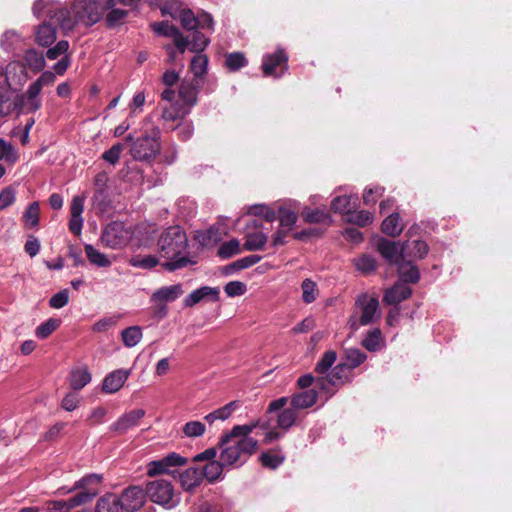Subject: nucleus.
<instances>
[{"label":"nucleus","instance_id":"cd10ccee","mask_svg":"<svg viewBox=\"0 0 512 512\" xmlns=\"http://www.w3.org/2000/svg\"><path fill=\"white\" fill-rule=\"evenodd\" d=\"M194 239L202 247H208L217 244L221 240V234L217 227L211 226L206 230L197 231Z\"/></svg>","mask_w":512,"mask_h":512},{"label":"nucleus","instance_id":"5701e85b","mask_svg":"<svg viewBox=\"0 0 512 512\" xmlns=\"http://www.w3.org/2000/svg\"><path fill=\"white\" fill-rule=\"evenodd\" d=\"M318 400V392L315 389L304 390L291 396L290 403L296 410L312 407Z\"/></svg>","mask_w":512,"mask_h":512},{"label":"nucleus","instance_id":"a19ab883","mask_svg":"<svg viewBox=\"0 0 512 512\" xmlns=\"http://www.w3.org/2000/svg\"><path fill=\"white\" fill-rule=\"evenodd\" d=\"M167 129L177 131V136L181 141L189 140L194 134V125L190 120H182L176 126L169 125Z\"/></svg>","mask_w":512,"mask_h":512},{"label":"nucleus","instance_id":"aec40b11","mask_svg":"<svg viewBox=\"0 0 512 512\" xmlns=\"http://www.w3.org/2000/svg\"><path fill=\"white\" fill-rule=\"evenodd\" d=\"M412 294V289L405 283H396L391 288L387 289L383 301L388 305H397L398 303L406 300Z\"/></svg>","mask_w":512,"mask_h":512},{"label":"nucleus","instance_id":"3c124183","mask_svg":"<svg viewBox=\"0 0 512 512\" xmlns=\"http://www.w3.org/2000/svg\"><path fill=\"white\" fill-rule=\"evenodd\" d=\"M281 228L290 231L297 222L298 215L289 209L281 208L278 216Z\"/></svg>","mask_w":512,"mask_h":512},{"label":"nucleus","instance_id":"69168bd1","mask_svg":"<svg viewBox=\"0 0 512 512\" xmlns=\"http://www.w3.org/2000/svg\"><path fill=\"white\" fill-rule=\"evenodd\" d=\"M69 43L66 40L59 41L53 48H50L46 52V56L50 60H55L61 55H67Z\"/></svg>","mask_w":512,"mask_h":512},{"label":"nucleus","instance_id":"ddd939ff","mask_svg":"<svg viewBox=\"0 0 512 512\" xmlns=\"http://www.w3.org/2000/svg\"><path fill=\"white\" fill-rule=\"evenodd\" d=\"M288 56L284 50L278 49L272 54L264 56L262 70L265 76H274L276 78L283 75L288 69Z\"/></svg>","mask_w":512,"mask_h":512},{"label":"nucleus","instance_id":"e2e57ef3","mask_svg":"<svg viewBox=\"0 0 512 512\" xmlns=\"http://www.w3.org/2000/svg\"><path fill=\"white\" fill-rule=\"evenodd\" d=\"M10 88L0 87V116H6L11 112Z\"/></svg>","mask_w":512,"mask_h":512},{"label":"nucleus","instance_id":"0eeeda50","mask_svg":"<svg viewBox=\"0 0 512 512\" xmlns=\"http://www.w3.org/2000/svg\"><path fill=\"white\" fill-rule=\"evenodd\" d=\"M146 491L149 499L164 507L172 508L178 504L174 488L171 482L164 479H157L147 483Z\"/></svg>","mask_w":512,"mask_h":512},{"label":"nucleus","instance_id":"680f3d73","mask_svg":"<svg viewBox=\"0 0 512 512\" xmlns=\"http://www.w3.org/2000/svg\"><path fill=\"white\" fill-rule=\"evenodd\" d=\"M179 19L184 29L195 30L197 29V16L189 9H184L180 12Z\"/></svg>","mask_w":512,"mask_h":512},{"label":"nucleus","instance_id":"4d7b16f0","mask_svg":"<svg viewBox=\"0 0 512 512\" xmlns=\"http://www.w3.org/2000/svg\"><path fill=\"white\" fill-rule=\"evenodd\" d=\"M208 43V38L201 32L196 31L193 33L192 39L189 40V50L198 54L206 48Z\"/></svg>","mask_w":512,"mask_h":512},{"label":"nucleus","instance_id":"c9c22d12","mask_svg":"<svg viewBox=\"0 0 512 512\" xmlns=\"http://www.w3.org/2000/svg\"><path fill=\"white\" fill-rule=\"evenodd\" d=\"M85 253L89 260V262L92 265H95L97 267H110L112 262L108 259V257L101 253L100 251L96 250L91 244L85 245Z\"/></svg>","mask_w":512,"mask_h":512},{"label":"nucleus","instance_id":"7ed1b4c3","mask_svg":"<svg viewBox=\"0 0 512 512\" xmlns=\"http://www.w3.org/2000/svg\"><path fill=\"white\" fill-rule=\"evenodd\" d=\"M104 11L100 0H75L71 10L59 5L49 13L51 19L57 18L56 22L62 30L70 31L78 23L92 26L102 18Z\"/></svg>","mask_w":512,"mask_h":512},{"label":"nucleus","instance_id":"49530a36","mask_svg":"<svg viewBox=\"0 0 512 512\" xmlns=\"http://www.w3.org/2000/svg\"><path fill=\"white\" fill-rule=\"evenodd\" d=\"M247 65V59L241 52H233L226 55L225 66L229 71L235 72Z\"/></svg>","mask_w":512,"mask_h":512},{"label":"nucleus","instance_id":"8fccbe9b","mask_svg":"<svg viewBox=\"0 0 512 512\" xmlns=\"http://www.w3.org/2000/svg\"><path fill=\"white\" fill-rule=\"evenodd\" d=\"M301 214L307 223H321L325 222L329 218L328 214L319 208L311 209L309 207H305Z\"/></svg>","mask_w":512,"mask_h":512},{"label":"nucleus","instance_id":"39448f33","mask_svg":"<svg viewBox=\"0 0 512 512\" xmlns=\"http://www.w3.org/2000/svg\"><path fill=\"white\" fill-rule=\"evenodd\" d=\"M56 7H59V4L52 0H37L33 5L32 10L35 16L40 17L46 13L49 17V22L39 25L36 31V41L41 46L47 47L56 40L55 25L59 26V24L56 22L57 18L51 19L49 13V10H55Z\"/></svg>","mask_w":512,"mask_h":512},{"label":"nucleus","instance_id":"7c9ffc66","mask_svg":"<svg viewBox=\"0 0 512 512\" xmlns=\"http://www.w3.org/2000/svg\"><path fill=\"white\" fill-rule=\"evenodd\" d=\"M345 362L343 364L349 371L359 367L367 359V355L358 348H348L344 351Z\"/></svg>","mask_w":512,"mask_h":512},{"label":"nucleus","instance_id":"ea45409f","mask_svg":"<svg viewBox=\"0 0 512 512\" xmlns=\"http://www.w3.org/2000/svg\"><path fill=\"white\" fill-rule=\"evenodd\" d=\"M61 320L58 318H49L47 321L41 323L35 330V336L39 339L48 338L59 326Z\"/></svg>","mask_w":512,"mask_h":512},{"label":"nucleus","instance_id":"412c9836","mask_svg":"<svg viewBox=\"0 0 512 512\" xmlns=\"http://www.w3.org/2000/svg\"><path fill=\"white\" fill-rule=\"evenodd\" d=\"M219 297V289L208 286H203L199 289L192 291L184 299V306L192 307L200 301L210 298L213 301H217Z\"/></svg>","mask_w":512,"mask_h":512},{"label":"nucleus","instance_id":"f03ea898","mask_svg":"<svg viewBox=\"0 0 512 512\" xmlns=\"http://www.w3.org/2000/svg\"><path fill=\"white\" fill-rule=\"evenodd\" d=\"M157 246L160 256L166 259L162 263V267L169 272L196 264V261L186 254L188 237L179 225L169 226L163 230L158 238Z\"/></svg>","mask_w":512,"mask_h":512},{"label":"nucleus","instance_id":"bb28decb","mask_svg":"<svg viewBox=\"0 0 512 512\" xmlns=\"http://www.w3.org/2000/svg\"><path fill=\"white\" fill-rule=\"evenodd\" d=\"M95 512H124V510L119 503L118 495L106 493L98 499Z\"/></svg>","mask_w":512,"mask_h":512},{"label":"nucleus","instance_id":"c756f323","mask_svg":"<svg viewBox=\"0 0 512 512\" xmlns=\"http://www.w3.org/2000/svg\"><path fill=\"white\" fill-rule=\"evenodd\" d=\"M398 273L405 284L416 283L420 279V273L418 268L415 265H413L410 261H406V259H403L398 264Z\"/></svg>","mask_w":512,"mask_h":512},{"label":"nucleus","instance_id":"9b49d317","mask_svg":"<svg viewBox=\"0 0 512 512\" xmlns=\"http://www.w3.org/2000/svg\"><path fill=\"white\" fill-rule=\"evenodd\" d=\"M147 497L146 489L144 490L138 485H131L122 491L118 500L124 512H136L144 506Z\"/></svg>","mask_w":512,"mask_h":512},{"label":"nucleus","instance_id":"473e14b6","mask_svg":"<svg viewBox=\"0 0 512 512\" xmlns=\"http://www.w3.org/2000/svg\"><path fill=\"white\" fill-rule=\"evenodd\" d=\"M226 466L221 459L219 461H210L201 470L202 478L205 477L211 483L216 482L220 479L223 468Z\"/></svg>","mask_w":512,"mask_h":512},{"label":"nucleus","instance_id":"13d9d810","mask_svg":"<svg viewBox=\"0 0 512 512\" xmlns=\"http://www.w3.org/2000/svg\"><path fill=\"white\" fill-rule=\"evenodd\" d=\"M374 216L372 213L361 210V211H352L350 213L349 221L355 223L358 226L364 227L373 222Z\"/></svg>","mask_w":512,"mask_h":512},{"label":"nucleus","instance_id":"72a5a7b5","mask_svg":"<svg viewBox=\"0 0 512 512\" xmlns=\"http://www.w3.org/2000/svg\"><path fill=\"white\" fill-rule=\"evenodd\" d=\"M361 344L370 352L379 351L383 347V338L380 329L369 331Z\"/></svg>","mask_w":512,"mask_h":512},{"label":"nucleus","instance_id":"09e8293b","mask_svg":"<svg viewBox=\"0 0 512 512\" xmlns=\"http://www.w3.org/2000/svg\"><path fill=\"white\" fill-rule=\"evenodd\" d=\"M296 418V409L293 407L286 408L279 413L277 417V424L280 428L287 430L294 425Z\"/></svg>","mask_w":512,"mask_h":512},{"label":"nucleus","instance_id":"bf43d9fd","mask_svg":"<svg viewBox=\"0 0 512 512\" xmlns=\"http://www.w3.org/2000/svg\"><path fill=\"white\" fill-rule=\"evenodd\" d=\"M40 206L38 202H32L26 209L23 218L31 227H36L39 223Z\"/></svg>","mask_w":512,"mask_h":512},{"label":"nucleus","instance_id":"4be33fe9","mask_svg":"<svg viewBox=\"0 0 512 512\" xmlns=\"http://www.w3.org/2000/svg\"><path fill=\"white\" fill-rule=\"evenodd\" d=\"M161 110V119L164 121V123H173L178 120L182 121L191 112L180 102L170 103L162 106Z\"/></svg>","mask_w":512,"mask_h":512},{"label":"nucleus","instance_id":"e433bc0d","mask_svg":"<svg viewBox=\"0 0 512 512\" xmlns=\"http://www.w3.org/2000/svg\"><path fill=\"white\" fill-rule=\"evenodd\" d=\"M353 263L356 269L363 274H370L377 268L376 259L368 254H363L353 259Z\"/></svg>","mask_w":512,"mask_h":512},{"label":"nucleus","instance_id":"c85d7f7f","mask_svg":"<svg viewBox=\"0 0 512 512\" xmlns=\"http://www.w3.org/2000/svg\"><path fill=\"white\" fill-rule=\"evenodd\" d=\"M400 215L393 213L386 217L381 225L382 232L391 237L399 236L403 231Z\"/></svg>","mask_w":512,"mask_h":512},{"label":"nucleus","instance_id":"2f4dec72","mask_svg":"<svg viewBox=\"0 0 512 512\" xmlns=\"http://www.w3.org/2000/svg\"><path fill=\"white\" fill-rule=\"evenodd\" d=\"M208 57L204 54L198 53L196 54L190 63V70L194 75L193 80H199L201 82V78L206 74L208 69Z\"/></svg>","mask_w":512,"mask_h":512},{"label":"nucleus","instance_id":"f8f14e48","mask_svg":"<svg viewBox=\"0 0 512 512\" xmlns=\"http://www.w3.org/2000/svg\"><path fill=\"white\" fill-rule=\"evenodd\" d=\"M268 240V236L262 230V223L259 220L253 219L246 224L245 227V242L243 249L245 251H260L263 250Z\"/></svg>","mask_w":512,"mask_h":512},{"label":"nucleus","instance_id":"a878e982","mask_svg":"<svg viewBox=\"0 0 512 512\" xmlns=\"http://www.w3.org/2000/svg\"><path fill=\"white\" fill-rule=\"evenodd\" d=\"M428 251L429 247L427 243L422 240H414L402 245V252L405 255V259H422L427 255Z\"/></svg>","mask_w":512,"mask_h":512},{"label":"nucleus","instance_id":"de8ad7c7","mask_svg":"<svg viewBox=\"0 0 512 512\" xmlns=\"http://www.w3.org/2000/svg\"><path fill=\"white\" fill-rule=\"evenodd\" d=\"M133 267L141 269H152L159 264V259L155 255H136L129 260Z\"/></svg>","mask_w":512,"mask_h":512},{"label":"nucleus","instance_id":"0e129e2a","mask_svg":"<svg viewBox=\"0 0 512 512\" xmlns=\"http://www.w3.org/2000/svg\"><path fill=\"white\" fill-rule=\"evenodd\" d=\"M239 407L237 401H231L221 408L214 410L217 420L225 421Z\"/></svg>","mask_w":512,"mask_h":512},{"label":"nucleus","instance_id":"052dcab7","mask_svg":"<svg viewBox=\"0 0 512 512\" xmlns=\"http://www.w3.org/2000/svg\"><path fill=\"white\" fill-rule=\"evenodd\" d=\"M123 150L124 146L121 143H116L102 154V159L112 165H115L118 163Z\"/></svg>","mask_w":512,"mask_h":512},{"label":"nucleus","instance_id":"f704fd0d","mask_svg":"<svg viewBox=\"0 0 512 512\" xmlns=\"http://www.w3.org/2000/svg\"><path fill=\"white\" fill-rule=\"evenodd\" d=\"M91 381V374L87 368L72 370L70 373V386L74 390H81Z\"/></svg>","mask_w":512,"mask_h":512},{"label":"nucleus","instance_id":"dca6fc26","mask_svg":"<svg viewBox=\"0 0 512 512\" xmlns=\"http://www.w3.org/2000/svg\"><path fill=\"white\" fill-rule=\"evenodd\" d=\"M199 88V80H184L179 86L178 96L180 98V103L189 111H191L192 108L197 104Z\"/></svg>","mask_w":512,"mask_h":512},{"label":"nucleus","instance_id":"2eb2a0df","mask_svg":"<svg viewBox=\"0 0 512 512\" xmlns=\"http://www.w3.org/2000/svg\"><path fill=\"white\" fill-rule=\"evenodd\" d=\"M145 416V410L138 408L133 409L120 416L114 423L109 427L110 431L116 435H123L128 430L136 427L139 421Z\"/></svg>","mask_w":512,"mask_h":512},{"label":"nucleus","instance_id":"c03bdc74","mask_svg":"<svg viewBox=\"0 0 512 512\" xmlns=\"http://www.w3.org/2000/svg\"><path fill=\"white\" fill-rule=\"evenodd\" d=\"M352 198V196L347 195L334 198L331 202L332 210L343 214H350L355 207V203H351Z\"/></svg>","mask_w":512,"mask_h":512},{"label":"nucleus","instance_id":"1a4fd4ad","mask_svg":"<svg viewBox=\"0 0 512 512\" xmlns=\"http://www.w3.org/2000/svg\"><path fill=\"white\" fill-rule=\"evenodd\" d=\"M26 67L19 61L10 62L6 69L0 65V87L16 90L27 81Z\"/></svg>","mask_w":512,"mask_h":512},{"label":"nucleus","instance_id":"4c0bfd02","mask_svg":"<svg viewBox=\"0 0 512 512\" xmlns=\"http://www.w3.org/2000/svg\"><path fill=\"white\" fill-rule=\"evenodd\" d=\"M121 337L126 347H134L142 339V330L139 326H130L121 332Z\"/></svg>","mask_w":512,"mask_h":512},{"label":"nucleus","instance_id":"f257e3e1","mask_svg":"<svg viewBox=\"0 0 512 512\" xmlns=\"http://www.w3.org/2000/svg\"><path fill=\"white\" fill-rule=\"evenodd\" d=\"M268 422L257 420L244 425H235L220 438V459L228 466L244 464L258 449V441L250 436L256 429L266 430Z\"/></svg>","mask_w":512,"mask_h":512},{"label":"nucleus","instance_id":"393cba45","mask_svg":"<svg viewBox=\"0 0 512 512\" xmlns=\"http://www.w3.org/2000/svg\"><path fill=\"white\" fill-rule=\"evenodd\" d=\"M179 480L183 489L190 491L201 484L202 472L198 468H187L179 474Z\"/></svg>","mask_w":512,"mask_h":512},{"label":"nucleus","instance_id":"4468645a","mask_svg":"<svg viewBox=\"0 0 512 512\" xmlns=\"http://www.w3.org/2000/svg\"><path fill=\"white\" fill-rule=\"evenodd\" d=\"M186 463V458L172 452L159 460L149 462L147 465V475L153 477L159 474L170 473V468L183 466Z\"/></svg>","mask_w":512,"mask_h":512},{"label":"nucleus","instance_id":"6ab92c4d","mask_svg":"<svg viewBox=\"0 0 512 512\" xmlns=\"http://www.w3.org/2000/svg\"><path fill=\"white\" fill-rule=\"evenodd\" d=\"M40 92L41 89L33 82L28 87L27 92L18 97L21 109H25L27 112L37 111L41 107Z\"/></svg>","mask_w":512,"mask_h":512},{"label":"nucleus","instance_id":"6e6d98bb","mask_svg":"<svg viewBox=\"0 0 512 512\" xmlns=\"http://www.w3.org/2000/svg\"><path fill=\"white\" fill-rule=\"evenodd\" d=\"M151 27L157 34L172 38L177 36L180 31L176 26L169 24L167 21L153 23Z\"/></svg>","mask_w":512,"mask_h":512},{"label":"nucleus","instance_id":"5fc2aeb1","mask_svg":"<svg viewBox=\"0 0 512 512\" xmlns=\"http://www.w3.org/2000/svg\"><path fill=\"white\" fill-rule=\"evenodd\" d=\"M284 456L276 453L265 452L259 457L261 464L270 469H276L284 462Z\"/></svg>","mask_w":512,"mask_h":512},{"label":"nucleus","instance_id":"864d4df0","mask_svg":"<svg viewBox=\"0 0 512 512\" xmlns=\"http://www.w3.org/2000/svg\"><path fill=\"white\" fill-rule=\"evenodd\" d=\"M182 431L186 437L195 438L204 435L206 427L200 421H189L184 424Z\"/></svg>","mask_w":512,"mask_h":512},{"label":"nucleus","instance_id":"9d476101","mask_svg":"<svg viewBox=\"0 0 512 512\" xmlns=\"http://www.w3.org/2000/svg\"><path fill=\"white\" fill-rule=\"evenodd\" d=\"M349 371L343 363L337 364L333 367L325 376H319L316 378V386L332 395L334 390L331 387L338 388L349 380Z\"/></svg>","mask_w":512,"mask_h":512},{"label":"nucleus","instance_id":"774afa93","mask_svg":"<svg viewBox=\"0 0 512 512\" xmlns=\"http://www.w3.org/2000/svg\"><path fill=\"white\" fill-rule=\"evenodd\" d=\"M384 193V188L376 186L374 188H367L363 194V201L366 205H374L379 197Z\"/></svg>","mask_w":512,"mask_h":512},{"label":"nucleus","instance_id":"423d86ee","mask_svg":"<svg viewBox=\"0 0 512 512\" xmlns=\"http://www.w3.org/2000/svg\"><path fill=\"white\" fill-rule=\"evenodd\" d=\"M356 308L359 310V317L356 313L349 319L352 330L356 331L360 326H366L374 323L380 318L379 301L375 297L367 294H361L356 299Z\"/></svg>","mask_w":512,"mask_h":512},{"label":"nucleus","instance_id":"603ef678","mask_svg":"<svg viewBox=\"0 0 512 512\" xmlns=\"http://www.w3.org/2000/svg\"><path fill=\"white\" fill-rule=\"evenodd\" d=\"M241 251L240 243L237 239L224 242L218 250V255L223 259H228L234 255L239 254Z\"/></svg>","mask_w":512,"mask_h":512},{"label":"nucleus","instance_id":"6e6552de","mask_svg":"<svg viewBox=\"0 0 512 512\" xmlns=\"http://www.w3.org/2000/svg\"><path fill=\"white\" fill-rule=\"evenodd\" d=\"M101 243L109 249H121L131 240V232L119 221L110 222L105 226L101 234Z\"/></svg>","mask_w":512,"mask_h":512},{"label":"nucleus","instance_id":"a211bd4d","mask_svg":"<svg viewBox=\"0 0 512 512\" xmlns=\"http://www.w3.org/2000/svg\"><path fill=\"white\" fill-rule=\"evenodd\" d=\"M130 375L129 370L118 369L109 373L103 380L102 390L112 394L119 391Z\"/></svg>","mask_w":512,"mask_h":512},{"label":"nucleus","instance_id":"79ce46f5","mask_svg":"<svg viewBox=\"0 0 512 512\" xmlns=\"http://www.w3.org/2000/svg\"><path fill=\"white\" fill-rule=\"evenodd\" d=\"M26 64L34 71L38 72L45 67V59L43 53L34 49L27 50L24 55Z\"/></svg>","mask_w":512,"mask_h":512},{"label":"nucleus","instance_id":"20e7f679","mask_svg":"<svg viewBox=\"0 0 512 512\" xmlns=\"http://www.w3.org/2000/svg\"><path fill=\"white\" fill-rule=\"evenodd\" d=\"M160 130L158 127L153 126L149 133L134 140L132 134H129L125 140L132 142L130 154L133 159L138 161L150 160L156 157L160 152Z\"/></svg>","mask_w":512,"mask_h":512},{"label":"nucleus","instance_id":"37998d69","mask_svg":"<svg viewBox=\"0 0 512 512\" xmlns=\"http://www.w3.org/2000/svg\"><path fill=\"white\" fill-rule=\"evenodd\" d=\"M302 300L306 304H310L317 299L318 288L317 284L311 279H304L301 284Z\"/></svg>","mask_w":512,"mask_h":512},{"label":"nucleus","instance_id":"f3484780","mask_svg":"<svg viewBox=\"0 0 512 512\" xmlns=\"http://www.w3.org/2000/svg\"><path fill=\"white\" fill-rule=\"evenodd\" d=\"M377 249L389 264L398 265L403 259H405V255L402 252V246L400 247L399 244L394 241L382 238L378 242Z\"/></svg>","mask_w":512,"mask_h":512},{"label":"nucleus","instance_id":"338daca9","mask_svg":"<svg viewBox=\"0 0 512 512\" xmlns=\"http://www.w3.org/2000/svg\"><path fill=\"white\" fill-rule=\"evenodd\" d=\"M69 301V292L67 289H63L59 292H57L56 294H54L50 300H49V305L52 307V308H55V309H60L62 307H64Z\"/></svg>","mask_w":512,"mask_h":512},{"label":"nucleus","instance_id":"b1692460","mask_svg":"<svg viewBox=\"0 0 512 512\" xmlns=\"http://www.w3.org/2000/svg\"><path fill=\"white\" fill-rule=\"evenodd\" d=\"M183 289L180 284H175L171 286H165L157 291H155L151 296V301L153 303H167L173 302L180 295H182Z\"/></svg>","mask_w":512,"mask_h":512},{"label":"nucleus","instance_id":"a18cd8bd","mask_svg":"<svg viewBox=\"0 0 512 512\" xmlns=\"http://www.w3.org/2000/svg\"><path fill=\"white\" fill-rule=\"evenodd\" d=\"M19 155L13 145L0 138V161L5 160L9 164H15Z\"/></svg>","mask_w":512,"mask_h":512},{"label":"nucleus","instance_id":"58836bf2","mask_svg":"<svg viewBox=\"0 0 512 512\" xmlns=\"http://www.w3.org/2000/svg\"><path fill=\"white\" fill-rule=\"evenodd\" d=\"M337 359V354L333 350L326 351L315 366V371L319 375H326Z\"/></svg>","mask_w":512,"mask_h":512}]
</instances>
